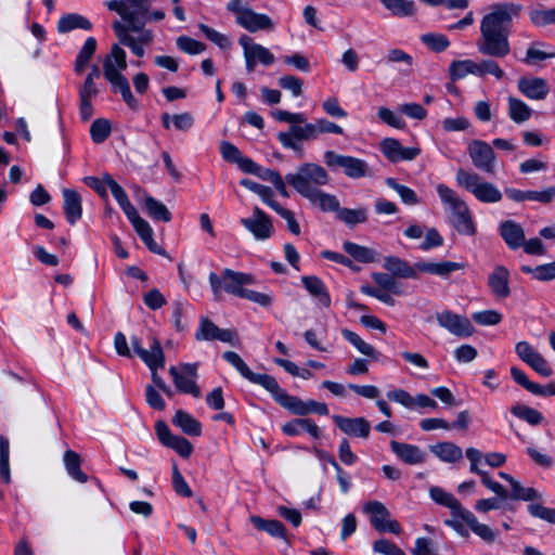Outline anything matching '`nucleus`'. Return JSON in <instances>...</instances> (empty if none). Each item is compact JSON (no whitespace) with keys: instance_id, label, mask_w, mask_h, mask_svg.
<instances>
[{"instance_id":"a18cd8bd","label":"nucleus","mask_w":555,"mask_h":555,"mask_svg":"<svg viewBox=\"0 0 555 555\" xmlns=\"http://www.w3.org/2000/svg\"><path fill=\"white\" fill-rule=\"evenodd\" d=\"M126 67V51L119 44H113L104 59L103 69H125Z\"/></svg>"},{"instance_id":"6ab92c4d","label":"nucleus","mask_w":555,"mask_h":555,"mask_svg":"<svg viewBox=\"0 0 555 555\" xmlns=\"http://www.w3.org/2000/svg\"><path fill=\"white\" fill-rule=\"evenodd\" d=\"M271 387L264 388L268 392L271 393L273 399L283 408L289 410L292 413L296 415H307L308 414V401H302L301 399L291 396L284 389H282L274 377L271 378Z\"/></svg>"},{"instance_id":"3c124183","label":"nucleus","mask_w":555,"mask_h":555,"mask_svg":"<svg viewBox=\"0 0 555 555\" xmlns=\"http://www.w3.org/2000/svg\"><path fill=\"white\" fill-rule=\"evenodd\" d=\"M10 443L9 440L0 436V480L10 483L11 482V473H10Z\"/></svg>"},{"instance_id":"cd10ccee","label":"nucleus","mask_w":555,"mask_h":555,"mask_svg":"<svg viewBox=\"0 0 555 555\" xmlns=\"http://www.w3.org/2000/svg\"><path fill=\"white\" fill-rule=\"evenodd\" d=\"M429 495L437 504L448 507L451 511L452 517L461 518L467 511L452 493L447 492L440 487H431Z\"/></svg>"},{"instance_id":"7c9ffc66","label":"nucleus","mask_w":555,"mask_h":555,"mask_svg":"<svg viewBox=\"0 0 555 555\" xmlns=\"http://www.w3.org/2000/svg\"><path fill=\"white\" fill-rule=\"evenodd\" d=\"M282 430L287 436H298L306 431L315 439L321 435L319 426L310 418L292 420L283 425Z\"/></svg>"},{"instance_id":"a211bd4d","label":"nucleus","mask_w":555,"mask_h":555,"mask_svg":"<svg viewBox=\"0 0 555 555\" xmlns=\"http://www.w3.org/2000/svg\"><path fill=\"white\" fill-rule=\"evenodd\" d=\"M131 345L133 351L139 356V358L146 364L149 369L164 367L165 354L157 338L154 336L152 337L150 349H144L137 336L131 337Z\"/></svg>"},{"instance_id":"de8ad7c7","label":"nucleus","mask_w":555,"mask_h":555,"mask_svg":"<svg viewBox=\"0 0 555 555\" xmlns=\"http://www.w3.org/2000/svg\"><path fill=\"white\" fill-rule=\"evenodd\" d=\"M344 250L354 260L362 263H370L375 260V253L369 247L358 245L353 242H345Z\"/></svg>"},{"instance_id":"774afa93","label":"nucleus","mask_w":555,"mask_h":555,"mask_svg":"<svg viewBox=\"0 0 555 555\" xmlns=\"http://www.w3.org/2000/svg\"><path fill=\"white\" fill-rule=\"evenodd\" d=\"M373 550L383 555H406L400 547L387 539H379L373 543Z\"/></svg>"},{"instance_id":"680f3d73","label":"nucleus","mask_w":555,"mask_h":555,"mask_svg":"<svg viewBox=\"0 0 555 555\" xmlns=\"http://www.w3.org/2000/svg\"><path fill=\"white\" fill-rule=\"evenodd\" d=\"M135 232L152 253L158 255L165 254L164 249L155 242L153 237L154 231L149 223H146Z\"/></svg>"},{"instance_id":"c85d7f7f","label":"nucleus","mask_w":555,"mask_h":555,"mask_svg":"<svg viewBox=\"0 0 555 555\" xmlns=\"http://www.w3.org/2000/svg\"><path fill=\"white\" fill-rule=\"evenodd\" d=\"M301 283L322 308L331 306V296L321 279L315 275H304L301 276Z\"/></svg>"},{"instance_id":"7ed1b4c3","label":"nucleus","mask_w":555,"mask_h":555,"mask_svg":"<svg viewBox=\"0 0 555 555\" xmlns=\"http://www.w3.org/2000/svg\"><path fill=\"white\" fill-rule=\"evenodd\" d=\"M383 267L393 276L402 279H416V270L441 278H448L452 272L463 269V264L455 261H418L413 268L406 260L396 256H387Z\"/></svg>"},{"instance_id":"0eeeda50","label":"nucleus","mask_w":555,"mask_h":555,"mask_svg":"<svg viewBox=\"0 0 555 555\" xmlns=\"http://www.w3.org/2000/svg\"><path fill=\"white\" fill-rule=\"evenodd\" d=\"M208 279L216 300L222 298V292L242 298L246 291L244 286L255 283V278L251 274L234 271L232 269H223L220 274L210 272Z\"/></svg>"},{"instance_id":"9b49d317","label":"nucleus","mask_w":555,"mask_h":555,"mask_svg":"<svg viewBox=\"0 0 555 555\" xmlns=\"http://www.w3.org/2000/svg\"><path fill=\"white\" fill-rule=\"evenodd\" d=\"M197 363H180L178 366H170L169 374L178 391L191 395L194 398L202 396L201 389L196 383L198 377Z\"/></svg>"},{"instance_id":"4be33fe9","label":"nucleus","mask_w":555,"mask_h":555,"mask_svg":"<svg viewBox=\"0 0 555 555\" xmlns=\"http://www.w3.org/2000/svg\"><path fill=\"white\" fill-rule=\"evenodd\" d=\"M509 271L505 266L496 264L488 276V285L494 297L505 299L511 295Z\"/></svg>"},{"instance_id":"09e8293b","label":"nucleus","mask_w":555,"mask_h":555,"mask_svg":"<svg viewBox=\"0 0 555 555\" xmlns=\"http://www.w3.org/2000/svg\"><path fill=\"white\" fill-rule=\"evenodd\" d=\"M508 116L513 121L521 124L531 117V109L521 100L511 96L508 99Z\"/></svg>"},{"instance_id":"6e6552de","label":"nucleus","mask_w":555,"mask_h":555,"mask_svg":"<svg viewBox=\"0 0 555 555\" xmlns=\"http://www.w3.org/2000/svg\"><path fill=\"white\" fill-rule=\"evenodd\" d=\"M362 512L370 518L371 526L378 532L401 533V526L380 501H369L363 504Z\"/></svg>"},{"instance_id":"f03ea898","label":"nucleus","mask_w":555,"mask_h":555,"mask_svg":"<svg viewBox=\"0 0 555 555\" xmlns=\"http://www.w3.org/2000/svg\"><path fill=\"white\" fill-rule=\"evenodd\" d=\"M521 5L513 2L495 3L490 7L480 23V39L477 42L478 51L492 57H505L511 46L508 37L512 22L518 17Z\"/></svg>"},{"instance_id":"ea45409f","label":"nucleus","mask_w":555,"mask_h":555,"mask_svg":"<svg viewBox=\"0 0 555 555\" xmlns=\"http://www.w3.org/2000/svg\"><path fill=\"white\" fill-rule=\"evenodd\" d=\"M67 474L78 482L85 483L88 480L87 475L81 470V460L77 452L67 450L63 456Z\"/></svg>"},{"instance_id":"1a4fd4ad","label":"nucleus","mask_w":555,"mask_h":555,"mask_svg":"<svg viewBox=\"0 0 555 555\" xmlns=\"http://www.w3.org/2000/svg\"><path fill=\"white\" fill-rule=\"evenodd\" d=\"M324 163L332 170L343 169L344 173L351 179H360L369 175V165L365 160L340 155L334 151L324 153Z\"/></svg>"},{"instance_id":"39448f33","label":"nucleus","mask_w":555,"mask_h":555,"mask_svg":"<svg viewBox=\"0 0 555 555\" xmlns=\"http://www.w3.org/2000/svg\"><path fill=\"white\" fill-rule=\"evenodd\" d=\"M286 182L302 197L309 198L315 191L328 183V175L320 165L306 163L296 172L287 173Z\"/></svg>"},{"instance_id":"20e7f679","label":"nucleus","mask_w":555,"mask_h":555,"mask_svg":"<svg viewBox=\"0 0 555 555\" xmlns=\"http://www.w3.org/2000/svg\"><path fill=\"white\" fill-rule=\"evenodd\" d=\"M436 190L441 203L450 212L449 220L454 229L464 235H475L476 227L469 207L465 201L459 197V195L446 184H438Z\"/></svg>"},{"instance_id":"393cba45","label":"nucleus","mask_w":555,"mask_h":555,"mask_svg":"<svg viewBox=\"0 0 555 555\" xmlns=\"http://www.w3.org/2000/svg\"><path fill=\"white\" fill-rule=\"evenodd\" d=\"M520 92L531 100H543L550 92V87L543 78L522 77L518 81Z\"/></svg>"},{"instance_id":"864d4df0","label":"nucleus","mask_w":555,"mask_h":555,"mask_svg":"<svg viewBox=\"0 0 555 555\" xmlns=\"http://www.w3.org/2000/svg\"><path fill=\"white\" fill-rule=\"evenodd\" d=\"M449 69H500L499 64L492 60L482 61L480 64L473 60L453 61Z\"/></svg>"},{"instance_id":"f8f14e48","label":"nucleus","mask_w":555,"mask_h":555,"mask_svg":"<svg viewBox=\"0 0 555 555\" xmlns=\"http://www.w3.org/2000/svg\"><path fill=\"white\" fill-rule=\"evenodd\" d=\"M276 137L283 147L293 150L301 157L304 150L299 142L314 140V127L307 120L304 124H292L287 131L279 132Z\"/></svg>"},{"instance_id":"72a5a7b5","label":"nucleus","mask_w":555,"mask_h":555,"mask_svg":"<svg viewBox=\"0 0 555 555\" xmlns=\"http://www.w3.org/2000/svg\"><path fill=\"white\" fill-rule=\"evenodd\" d=\"M545 46L546 44L541 41L532 42L527 49L521 62L527 66H537L546 59L555 57V52L543 49Z\"/></svg>"},{"instance_id":"9d476101","label":"nucleus","mask_w":555,"mask_h":555,"mask_svg":"<svg viewBox=\"0 0 555 555\" xmlns=\"http://www.w3.org/2000/svg\"><path fill=\"white\" fill-rule=\"evenodd\" d=\"M227 9L235 14L236 23L249 33L272 30L274 28L273 21L267 14L257 13L238 3H228Z\"/></svg>"},{"instance_id":"bf43d9fd","label":"nucleus","mask_w":555,"mask_h":555,"mask_svg":"<svg viewBox=\"0 0 555 555\" xmlns=\"http://www.w3.org/2000/svg\"><path fill=\"white\" fill-rule=\"evenodd\" d=\"M530 21L538 27L555 23V9H535L530 12Z\"/></svg>"},{"instance_id":"69168bd1","label":"nucleus","mask_w":555,"mask_h":555,"mask_svg":"<svg viewBox=\"0 0 555 555\" xmlns=\"http://www.w3.org/2000/svg\"><path fill=\"white\" fill-rule=\"evenodd\" d=\"M279 85L284 90L289 91L295 98L299 96L302 92V80L292 75L282 76L279 79Z\"/></svg>"},{"instance_id":"8fccbe9b","label":"nucleus","mask_w":555,"mask_h":555,"mask_svg":"<svg viewBox=\"0 0 555 555\" xmlns=\"http://www.w3.org/2000/svg\"><path fill=\"white\" fill-rule=\"evenodd\" d=\"M385 182L387 186L397 192L402 203H404L405 205L414 206L420 203V199L414 190L406 185L398 183V181L395 178H387Z\"/></svg>"},{"instance_id":"5701e85b","label":"nucleus","mask_w":555,"mask_h":555,"mask_svg":"<svg viewBox=\"0 0 555 555\" xmlns=\"http://www.w3.org/2000/svg\"><path fill=\"white\" fill-rule=\"evenodd\" d=\"M338 428L348 436L367 438L371 431V425L364 417H345L340 415L333 416Z\"/></svg>"},{"instance_id":"423d86ee","label":"nucleus","mask_w":555,"mask_h":555,"mask_svg":"<svg viewBox=\"0 0 555 555\" xmlns=\"http://www.w3.org/2000/svg\"><path fill=\"white\" fill-rule=\"evenodd\" d=\"M455 180L459 186L465 189L480 203L495 204L503 197L494 183L487 181L477 172L459 169Z\"/></svg>"},{"instance_id":"dca6fc26","label":"nucleus","mask_w":555,"mask_h":555,"mask_svg":"<svg viewBox=\"0 0 555 555\" xmlns=\"http://www.w3.org/2000/svg\"><path fill=\"white\" fill-rule=\"evenodd\" d=\"M241 223L257 241H266L274 232L270 217L259 207H255L249 217L242 218Z\"/></svg>"},{"instance_id":"37998d69","label":"nucleus","mask_w":555,"mask_h":555,"mask_svg":"<svg viewBox=\"0 0 555 555\" xmlns=\"http://www.w3.org/2000/svg\"><path fill=\"white\" fill-rule=\"evenodd\" d=\"M250 522L260 531H264L274 538L285 537L284 525L276 519H263L260 516H251Z\"/></svg>"},{"instance_id":"a878e982","label":"nucleus","mask_w":555,"mask_h":555,"mask_svg":"<svg viewBox=\"0 0 555 555\" xmlns=\"http://www.w3.org/2000/svg\"><path fill=\"white\" fill-rule=\"evenodd\" d=\"M391 451L398 459L409 465L421 464L425 461V452L417 446L398 442L392 440L390 442Z\"/></svg>"},{"instance_id":"c03bdc74","label":"nucleus","mask_w":555,"mask_h":555,"mask_svg":"<svg viewBox=\"0 0 555 555\" xmlns=\"http://www.w3.org/2000/svg\"><path fill=\"white\" fill-rule=\"evenodd\" d=\"M341 335L360 353H362L369 358H372V359L378 358V356H379L378 351H376V349L372 345H370L369 343L363 340L357 333H354L348 328H344L341 331Z\"/></svg>"},{"instance_id":"c756f323","label":"nucleus","mask_w":555,"mask_h":555,"mask_svg":"<svg viewBox=\"0 0 555 555\" xmlns=\"http://www.w3.org/2000/svg\"><path fill=\"white\" fill-rule=\"evenodd\" d=\"M62 193L65 217L70 224H75L82 215L81 197L75 190L70 189H64Z\"/></svg>"},{"instance_id":"4d7b16f0","label":"nucleus","mask_w":555,"mask_h":555,"mask_svg":"<svg viewBox=\"0 0 555 555\" xmlns=\"http://www.w3.org/2000/svg\"><path fill=\"white\" fill-rule=\"evenodd\" d=\"M511 499L518 501H533L540 499V494L533 488H526L517 480L511 486Z\"/></svg>"},{"instance_id":"5fc2aeb1","label":"nucleus","mask_w":555,"mask_h":555,"mask_svg":"<svg viewBox=\"0 0 555 555\" xmlns=\"http://www.w3.org/2000/svg\"><path fill=\"white\" fill-rule=\"evenodd\" d=\"M111 134V124L107 119H95L90 127V135L94 143L104 142Z\"/></svg>"},{"instance_id":"603ef678","label":"nucleus","mask_w":555,"mask_h":555,"mask_svg":"<svg viewBox=\"0 0 555 555\" xmlns=\"http://www.w3.org/2000/svg\"><path fill=\"white\" fill-rule=\"evenodd\" d=\"M96 50V40L94 37H88L81 47L76 61H75V69H82L87 66L88 62L92 57Z\"/></svg>"},{"instance_id":"79ce46f5","label":"nucleus","mask_w":555,"mask_h":555,"mask_svg":"<svg viewBox=\"0 0 555 555\" xmlns=\"http://www.w3.org/2000/svg\"><path fill=\"white\" fill-rule=\"evenodd\" d=\"M380 3L397 17H409L416 13V7L412 0H380Z\"/></svg>"},{"instance_id":"49530a36","label":"nucleus","mask_w":555,"mask_h":555,"mask_svg":"<svg viewBox=\"0 0 555 555\" xmlns=\"http://www.w3.org/2000/svg\"><path fill=\"white\" fill-rule=\"evenodd\" d=\"M511 412L514 416L527 422L531 426H537L544 421V416L540 411L528 405H513Z\"/></svg>"},{"instance_id":"f257e3e1","label":"nucleus","mask_w":555,"mask_h":555,"mask_svg":"<svg viewBox=\"0 0 555 555\" xmlns=\"http://www.w3.org/2000/svg\"><path fill=\"white\" fill-rule=\"evenodd\" d=\"M153 0H109L108 10L116 12L126 22H115L113 29L119 43L128 47L134 55L142 57L145 47L152 42L153 34L145 29L147 12Z\"/></svg>"},{"instance_id":"338daca9","label":"nucleus","mask_w":555,"mask_h":555,"mask_svg":"<svg viewBox=\"0 0 555 555\" xmlns=\"http://www.w3.org/2000/svg\"><path fill=\"white\" fill-rule=\"evenodd\" d=\"M453 356L459 363H470L477 358L478 351L474 346L464 344L454 349Z\"/></svg>"},{"instance_id":"ddd939ff","label":"nucleus","mask_w":555,"mask_h":555,"mask_svg":"<svg viewBox=\"0 0 555 555\" xmlns=\"http://www.w3.org/2000/svg\"><path fill=\"white\" fill-rule=\"evenodd\" d=\"M473 165L489 175L496 169V155L491 144L482 140H473L467 147Z\"/></svg>"},{"instance_id":"f3484780","label":"nucleus","mask_w":555,"mask_h":555,"mask_svg":"<svg viewBox=\"0 0 555 555\" xmlns=\"http://www.w3.org/2000/svg\"><path fill=\"white\" fill-rule=\"evenodd\" d=\"M382 154L391 163L411 162L421 154L418 145L405 147L395 138H385L379 143Z\"/></svg>"},{"instance_id":"0e129e2a","label":"nucleus","mask_w":555,"mask_h":555,"mask_svg":"<svg viewBox=\"0 0 555 555\" xmlns=\"http://www.w3.org/2000/svg\"><path fill=\"white\" fill-rule=\"evenodd\" d=\"M531 516L555 525V508H548L538 503L528 505Z\"/></svg>"},{"instance_id":"4468645a","label":"nucleus","mask_w":555,"mask_h":555,"mask_svg":"<svg viewBox=\"0 0 555 555\" xmlns=\"http://www.w3.org/2000/svg\"><path fill=\"white\" fill-rule=\"evenodd\" d=\"M436 320L440 327L456 337L467 338L475 332L474 325L467 317L454 313L450 310L436 313Z\"/></svg>"},{"instance_id":"2eb2a0df","label":"nucleus","mask_w":555,"mask_h":555,"mask_svg":"<svg viewBox=\"0 0 555 555\" xmlns=\"http://www.w3.org/2000/svg\"><path fill=\"white\" fill-rule=\"evenodd\" d=\"M238 43L243 48L244 57L248 68H251L258 64L264 67L273 65L274 55L270 52V50L259 43H255L249 36H241Z\"/></svg>"},{"instance_id":"b1692460","label":"nucleus","mask_w":555,"mask_h":555,"mask_svg":"<svg viewBox=\"0 0 555 555\" xmlns=\"http://www.w3.org/2000/svg\"><path fill=\"white\" fill-rule=\"evenodd\" d=\"M499 233L507 247L516 250L524 245L526 237L524 228L514 220H505L499 225Z\"/></svg>"},{"instance_id":"412c9836","label":"nucleus","mask_w":555,"mask_h":555,"mask_svg":"<svg viewBox=\"0 0 555 555\" xmlns=\"http://www.w3.org/2000/svg\"><path fill=\"white\" fill-rule=\"evenodd\" d=\"M197 340H219L222 343L234 344L236 333L229 328H219L207 318H202L199 326L195 333Z\"/></svg>"},{"instance_id":"aec40b11","label":"nucleus","mask_w":555,"mask_h":555,"mask_svg":"<svg viewBox=\"0 0 555 555\" xmlns=\"http://www.w3.org/2000/svg\"><path fill=\"white\" fill-rule=\"evenodd\" d=\"M222 357L229 364L235 367L238 371V373L248 382L259 385L263 388H269L272 386L271 378L273 376L268 374L254 373L242 359V357L235 351H225L222 354Z\"/></svg>"},{"instance_id":"6e6d98bb","label":"nucleus","mask_w":555,"mask_h":555,"mask_svg":"<svg viewBox=\"0 0 555 555\" xmlns=\"http://www.w3.org/2000/svg\"><path fill=\"white\" fill-rule=\"evenodd\" d=\"M421 41L435 52L444 51L450 46V41L447 36L437 33L422 35Z\"/></svg>"},{"instance_id":"a19ab883","label":"nucleus","mask_w":555,"mask_h":555,"mask_svg":"<svg viewBox=\"0 0 555 555\" xmlns=\"http://www.w3.org/2000/svg\"><path fill=\"white\" fill-rule=\"evenodd\" d=\"M143 205L149 216L154 220L169 222L172 218L166 205L150 195L144 197Z\"/></svg>"},{"instance_id":"f704fd0d","label":"nucleus","mask_w":555,"mask_h":555,"mask_svg":"<svg viewBox=\"0 0 555 555\" xmlns=\"http://www.w3.org/2000/svg\"><path fill=\"white\" fill-rule=\"evenodd\" d=\"M369 210L365 207L345 208L340 207L336 214V218L349 228L367 221Z\"/></svg>"},{"instance_id":"e2e57ef3","label":"nucleus","mask_w":555,"mask_h":555,"mask_svg":"<svg viewBox=\"0 0 555 555\" xmlns=\"http://www.w3.org/2000/svg\"><path fill=\"white\" fill-rule=\"evenodd\" d=\"M377 116L383 122L396 129H403L405 127V121L403 118L387 107H379L377 111Z\"/></svg>"},{"instance_id":"473e14b6","label":"nucleus","mask_w":555,"mask_h":555,"mask_svg":"<svg viewBox=\"0 0 555 555\" xmlns=\"http://www.w3.org/2000/svg\"><path fill=\"white\" fill-rule=\"evenodd\" d=\"M470 530L487 543H493L496 539V532L488 525L478 521L477 517L467 509L461 517Z\"/></svg>"},{"instance_id":"4c0bfd02","label":"nucleus","mask_w":555,"mask_h":555,"mask_svg":"<svg viewBox=\"0 0 555 555\" xmlns=\"http://www.w3.org/2000/svg\"><path fill=\"white\" fill-rule=\"evenodd\" d=\"M431 451L441 461L447 463H455L463 457L462 449L453 442H439L431 447Z\"/></svg>"},{"instance_id":"58836bf2","label":"nucleus","mask_w":555,"mask_h":555,"mask_svg":"<svg viewBox=\"0 0 555 555\" xmlns=\"http://www.w3.org/2000/svg\"><path fill=\"white\" fill-rule=\"evenodd\" d=\"M308 201L324 212L332 211L337 214L340 208V203L335 195L323 192L320 189Z\"/></svg>"},{"instance_id":"c9c22d12","label":"nucleus","mask_w":555,"mask_h":555,"mask_svg":"<svg viewBox=\"0 0 555 555\" xmlns=\"http://www.w3.org/2000/svg\"><path fill=\"white\" fill-rule=\"evenodd\" d=\"M160 120H162L163 127L167 130H169L172 125L173 128L177 130L188 131L194 125V118L188 112L181 113V114H175V115L164 113L160 117Z\"/></svg>"},{"instance_id":"13d9d810","label":"nucleus","mask_w":555,"mask_h":555,"mask_svg":"<svg viewBox=\"0 0 555 555\" xmlns=\"http://www.w3.org/2000/svg\"><path fill=\"white\" fill-rule=\"evenodd\" d=\"M372 278L374 282L384 291H389L396 295H403V291L398 286V283L392 274L390 275L387 273L377 272L373 273Z\"/></svg>"},{"instance_id":"052dcab7","label":"nucleus","mask_w":555,"mask_h":555,"mask_svg":"<svg viewBox=\"0 0 555 555\" xmlns=\"http://www.w3.org/2000/svg\"><path fill=\"white\" fill-rule=\"evenodd\" d=\"M502 314L496 310L477 311L472 314V319L479 325L491 326L502 321Z\"/></svg>"},{"instance_id":"e433bc0d","label":"nucleus","mask_w":555,"mask_h":555,"mask_svg":"<svg viewBox=\"0 0 555 555\" xmlns=\"http://www.w3.org/2000/svg\"><path fill=\"white\" fill-rule=\"evenodd\" d=\"M172 423L178 426L183 433L190 436H199L202 433V425L190 413L179 410L176 412Z\"/></svg>"},{"instance_id":"bb28decb","label":"nucleus","mask_w":555,"mask_h":555,"mask_svg":"<svg viewBox=\"0 0 555 555\" xmlns=\"http://www.w3.org/2000/svg\"><path fill=\"white\" fill-rule=\"evenodd\" d=\"M105 79L112 85L114 92H119L126 104L135 109L138 107V101L133 96L130 90L128 79L121 75V72H103Z\"/></svg>"},{"instance_id":"2f4dec72","label":"nucleus","mask_w":555,"mask_h":555,"mask_svg":"<svg viewBox=\"0 0 555 555\" xmlns=\"http://www.w3.org/2000/svg\"><path fill=\"white\" fill-rule=\"evenodd\" d=\"M56 28L60 34H66L75 29L91 30L92 23L81 14L68 13L61 16Z\"/></svg>"}]
</instances>
